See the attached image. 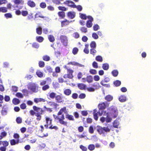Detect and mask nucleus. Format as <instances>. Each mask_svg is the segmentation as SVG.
Instances as JSON below:
<instances>
[{
  "label": "nucleus",
  "mask_w": 151,
  "mask_h": 151,
  "mask_svg": "<svg viewBox=\"0 0 151 151\" xmlns=\"http://www.w3.org/2000/svg\"><path fill=\"white\" fill-rule=\"evenodd\" d=\"M103 111H100L99 110L98 111L96 109L93 110V114L95 120H97L99 118L98 115L99 116H101L103 114Z\"/></svg>",
  "instance_id": "6e6552de"
},
{
  "label": "nucleus",
  "mask_w": 151,
  "mask_h": 151,
  "mask_svg": "<svg viewBox=\"0 0 151 151\" xmlns=\"http://www.w3.org/2000/svg\"><path fill=\"white\" fill-rule=\"evenodd\" d=\"M97 131L100 134H104L105 132H108L110 131V129L108 127H99L97 128Z\"/></svg>",
  "instance_id": "0eeeda50"
},
{
  "label": "nucleus",
  "mask_w": 151,
  "mask_h": 151,
  "mask_svg": "<svg viewBox=\"0 0 151 151\" xmlns=\"http://www.w3.org/2000/svg\"><path fill=\"white\" fill-rule=\"evenodd\" d=\"M55 98L57 103H61L63 101V100L60 95H56Z\"/></svg>",
  "instance_id": "4468645a"
},
{
  "label": "nucleus",
  "mask_w": 151,
  "mask_h": 151,
  "mask_svg": "<svg viewBox=\"0 0 151 151\" xmlns=\"http://www.w3.org/2000/svg\"><path fill=\"white\" fill-rule=\"evenodd\" d=\"M111 73L114 76L116 77L118 76L119 73L117 70H114L112 71Z\"/></svg>",
  "instance_id": "de8ad7c7"
},
{
  "label": "nucleus",
  "mask_w": 151,
  "mask_h": 151,
  "mask_svg": "<svg viewBox=\"0 0 151 151\" xmlns=\"http://www.w3.org/2000/svg\"><path fill=\"white\" fill-rule=\"evenodd\" d=\"M80 30L82 32L86 33L87 32V28L85 27H82L81 28Z\"/></svg>",
  "instance_id": "603ef678"
},
{
  "label": "nucleus",
  "mask_w": 151,
  "mask_h": 151,
  "mask_svg": "<svg viewBox=\"0 0 151 151\" xmlns=\"http://www.w3.org/2000/svg\"><path fill=\"white\" fill-rule=\"evenodd\" d=\"M36 32L39 35H41L42 34V28L41 27L37 28Z\"/></svg>",
  "instance_id": "ea45409f"
},
{
  "label": "nucleus",
  "mask_w": 151,
  "mask_h": 151,
  "mask_svg": "<svg viewBox=\"0 0 151 151\" xmlns=\"http://www.w3.org/2000/svg\"><path fill=\"white\" fill-rule=\"evenodd\" d=\"M50 88L49 86L48 85H45L42 86V90L43 91H45L48 89Z\"/></svg>",
  "instance_id": "13d9d810"
},
{
  "label": "nucleus",
  "mask_w": 151,
  "mask_h": 151,
  "mask_svg": "<svg viewBox=\"0 0 151 151\" xmlns=\"http://www.w3.org/2000/svg\"><path fill=\"white\" fill-rule=\"evenodd\" d=\"M93 67L95 68H98V63L96 61H93L92 64Z\"/></svg>",
  "instance_id": "6e6d98bb"
},
{
  "label": "nucleus",
  "mask_w": 151,
  "mask_h": 151,
  "mask_svg": "<svg viewBox=\"0 0 151 151\" xmlns=\"http://www.w3.org/2000/svg\"><path fill=\"white\" fill-rule=\"evenodd\" d=\"M92 26V22L91 21H87L86 23V26L88 28L91 27Z\"/></svg>",
  "instance_id": "58836bf2"
},
{
  "label": "nucleus",
  "mask_w": 151,
  "mask_h": 151,
  "mask_svg": "<svg viewBox=\"0 0 151 151\" xmlns=\"http://www.w3.org/2000/svg\"><path fill=\"white\" fill-rule=\"evenodd\" d=\"M109 65L107 63H105L102 65V68L105 70H108L109 69Z\"/></svg>",
  "instance_id": "7c9ffc66"
},
{
  "label": "nucleus",
  "mask_w": 151,
  "mask_h": 151,
  "mask_svg": "<svg viewBox=\"0 0 151 151\" xmlns=\"http://www.w3.org/2000/svg\"><path fill=\"white\" fill-rule=\"evenodd\" d=\"M7 8L5 6L0 7V13H6L7 12Z\"/></svg>",
  "instance_id": "a878e982"
},
{
  "label": "nucleus",
  "mask_w": 151,
  "mask_h": 151,
  "mask_svg": "<svg viewBox=\"0 0 151 151\" xmlns=\"http://www.w3.org/2000/svg\"><path fill=\"white\" fill-rule=\"evenodd\" d=\"M32 46L34 48L38 49L40 47V45L38 43L36 42H34L32 43Z\"/></svg>",
  "instance_id": "393cba45"
},
{
  "label": "nucleus",
  "mask_w": 151,
  "mask_h": 151,
  "mask_svg": "<svg viewBox=\"0 0 151 151\" xmlns=\"http://www.w3.org/2000/svg\"><path fill=\"white\" fill-rule=\"evenodd\" d=\"M18 143V140H17V141H16L15 139H11L10 140V143L12 145H14L16 144H17Z\"/></svg>",
  "instance_id": "79ce46f5"
},
{
  "label": "nucleus",
  "mask_w": 151,
  "mask_h": 151,
  "mask_svg": "<svg viewBox=\"0 0 151 151\" xmlns=\"http://www.w3.org/2000/svg\"><path fill=\"white\" fill-rule=\"evenodd\" d=\"M86 81L88 83L92 82L93 81V79L92 76H87L86 78Z\"/></svg>",
  "instance_id": "bb28decb"
},
{
  "label": "nucleus",
  "mask_w": 151,
  "mask_h": 151,
  "mask_svg": "<svg viewBox=\"0 0 151 151\" xmlns=\"http://www.w3.org/2000/svg\"><path fill=\"white\" fill-rule=\"evenodd\" d=\"M58 14L60 19H64L65 17V13L64 12H58Z\"/></svg>",
  "instance_id": "6ab92c4d"
},
{
  "label": "nucleus",
  "mask_w": 151,
  "mask_h": 151,
  "mask_svg": "<svg viewBox=\"0 0 151 151\" xmlns=\"http://www.w3.org/2000/svg\"><path fill=\"white\" fill-rule=\"evenodd\" d=\"M27 4L31 8H34L36 6L35 3L33 1L30 0L28 1Z\"/></svg>",
  "instance_id": "dca6fc26"
},
{
  "label": "nucleus",
  "mask_w": 151,
  "mask_h": 151,
  "mask_svg": "<svg viewBox=\"0 0 151 151\" xmlns=\"http://www.w3.org/2000/svg\"><path fill=\"white\" fill-rule=\"evenodd\" d=\"M88 47L89 45L88 44L85 45V47L83 50V52L86 54H88L89 53Z\"/></svg>",
  "instance_id": "5701e85b"
},
{
  "label": "nucleus",
  "mask_w": 151,
  "mask_h": 151,
  "mask_svg": "<svg viewBox=\"0 0 151 151\" xmlns=\"http://www.w3.org/2000/svg\"><path fill=\"white\" fill-rule=\"evenodd\" d=\"M56 96V93L54 92H52L49 93L48 95H47V96H49L48 98L49 99H54L55 98Z\"/></svg>",
  "instance_id": "412c9836"
},
{
  "label": "nucleus",
  "mask_w": 151,
  "mask_h": 151,
  "mask_svg": "<svg viewBox=\"0 0 151 151\" xmlns=\"http://www.w3.org/2000/svg\"><path fill=\"white\" fill-rule=\"evenodd\" d=\"M119 100L122 102L125 101L127 100L126 97L124 95H121L119 98Z\"/></svg>",
  "instance_id": "4be33fe9"
},
{
  "label": "nucleus",
  "mask_w": 151,
  "mask_h": 151,
  "mask_svg": "<svg viewBox=\"0 0 151 151\" xmlns=\"http://www.w3.org/2000/svg\"><path fill=\"white\" fill-rule=\"evenodd\" d=\"M70 22L68 20L66 19H65L64 20L61 22L62 27H63L65 25H68L70 23Z\"/></svg>",
  "instance_id": "aec40b11"
},
{
  "label": "nucleus",
  "mask_w": 151,
  "mask_h": 151,
  "mask_svg": "<svg viewBox=\"0 0 151 151\" xmlns=\"http://www.w3.org/2000/svg\"><path fill=\"white\" fill-rule=\"evenodd\" d=\"M13 2L15 4L17 5H22L24 3V1L23 0H14Z\"/></svg>",
  "instance_id": "a211bd4d"
},
{
  "label": "nucleus",
  "mask_w": 151,
  "mask_h": 151,
  "mask_svg": "<svg viewBox=\"0 0 151 151\" xmlns=\"http://www.w3.org/2000/svg\"><path fill=\"white\" fill-rule=\"evenodd\" d=\"M36 40L39 42H41L44 40V38L42 36H37L36 37Z\"/></svg>",
  "instance_id": "c756f323"
},
{
  "label": "nucleus",
  "mask_w": 151,
  "mask_h": 151,
  "mask_svg": "<svg viewBox=\"0 0 151 151\" xmlns=\"http://www.w3.org/2000/svg\"><path fill=\"white\" fill-rule=\"evenodd\" d=\"M48 39L49 41L51 42H53L55 41L54 36L52 35H50L48 36Z\"/></svg>",
  "instance_id": "cd10ccee"
},
{
  "label": "nucleus",
  "mask_w": 151,
  "mask_h": 151,
  "mask_svg": "<svg viewBox=\"0 0 151 151\" xmlns=\"http://www.w3.org/2000/svg\"><path fill=\"white\" fill-rule=\"evenodd\" d=\"M47 104L52 109H56L59 106V104L54 101H49L47 102Z\"/></svg>",
  "instance_id": "9b49d317"
},
{
  "label": "nucleus",
  "mask_w": 151,
  "mask_h": 151,
  "mask_svg": "<svg viewBox=\"0 0 151 151\" xmlns=\"http://www.w3.org/2000/svg\"><path fill=\"white\" fill-rule=\"evenodd\" d=\"M88 131L91 134H93V133L94 130L93 127L92 126H90L89 128Z\"/></svg>",
  "instance_id": "69168bd1"
},
{
  "label": "nucleus",
  "mask_w": 151,
  "mask_h": 151,
  "mask_svg": "<svg viewBox=\"0 0 151 151\" xmlns=\"http://www.w3.org/2000/svg\"><path fill=\"white\" fill-rule=\"evenodd\" d=\"M67 16L68 18L73 19L75 17L76 13L74 12H69L67 13Z\"/></svg>",
  "instance_id": "ddd939ff"
},
{
  "label": "nucleus",
  "mask_w": 151,
  "mask_h": 151,
  "mask_svg": "<svg viewBox=\"0 0 151 151\" xmlns=\"http://www.w3.org/2000/svg\"><path fill=\"white\" fill-rule=\"evenodd\" d=\"M78 49L77 47H75L73 48L72 52L74 55H75L78 53Z\"/></svg>",
  "instance_id": "37998d69"
},
{
  "label": "nucleus",
  "mask_w": 151,
  "mask_h": 151,
  "mask_svg": "<svg viewBox=\"0 0 151 151\" xmlns=\"http://www.w3.org/2000/svg\"><path fill=\"white\" fill-rule=\"evenodd\" d=\"M68 73L67 74V76L68 77V78L69 79H72L73 77V72H70L69 71H67Z\"/></svg>",
  "instance_id": "c9c22d12"
},
{
  "label": "nucleus",
  "mask_w": 151,
  "mask_h": 151,
  "mask_svg": "<svg viewBox=\"0 0 151 151\" xmlns=\"http://www.w3.org/2000/svg\"><path fill=\"white\" fill-rule=\"evenodd\" d=\"M16 121L18 124H20L22 122V118L19 117L17 118Z\"/></svg>",
  "instance_id": "338daca9"
},
{
  "label": "nucleus",
  "mask_w": 151,
  "mask_h": 151,
  "mask_svg": "<svg viewBox=\"0 0 151 151\" xmlns=\"http://www.w3.org/2000/svg\"><path fill=\"white\" fill-rule=\"evenodd\" d=\"M114 84L116 87H118L121 84V82L119 80H116L114 82Z\"/></svg>",
  "instance_id": "f704fd0d"
},
{
  "label": "nucleus",
  "mask_w": 151,
  "mask_h": 151,
  "mask_svg": "<svg viewBox=\"0 0 151 151\" xmlns=\"http://www.w3.org/2000/svg\"><path fill=\"white\" fill-rule=\"evenodd\" d=\"M71 3L72 4L68 5V6L71 7L73 8H76L77 10L79 11H81L82 10V7L80 5L76 6L74 4V3L72 1L70 0H67L64 2L65 4H68Z\"/></svg>",
  "instance_id": "39448f33"
},
{
  "label": "nucleus",
  "mask_w": 151,
  "mask_h": 151,
  "mask_svg": "<svg viewBox=\"0 0 151 151\" xmlns=\"http://www.w3.org/2000/svg\"><path fill=\"white\" fill-rule=\"evenodd\" d=\"M21 14L24 17L27 16L28 14V12L27 11H22L21 12Z\"/></svg>",
  "instance_id": "4d7b16f0"
},
{
  "label": "nucleus",
  "mask_w": 151,
  "mask_h": 151,
  "mask_svg": "<svg viewBox=\"0 0 151 151\" xmlns=\"http://www.w3.org/2000/svg\"><path fill=\"white\" fill-rule=\"evenodd\" d=\"M46 6V4L45 2H42L40 4V6L43 9L45 8Z\"/></svg>",
  "instance_id": "774afa93"
},
{
  "label": "nucleus",
  "mask_w": 151,
  "mask_h": 151,
  "mask_svg": "<svg viewBox=\"0 0 151 151\" xmlns=\"http://www.w3.org/2000/svg\"><path fill=\"white\" fill-rule=\"evenodd\" d=\"M96 60L99 62H102L103 60L102 57L100 55L97 56L95 58Z\"/></svg>",
  "instance_id": "473e14b6"
},
{
  "label": "nucleus",
  "mask_w": 151,
  "mask_h": 151,
  "mask_svg": "<svg viewBox=\"0 0 151 151\" xmlns=\"http://www.w3.org/2000/svg\"><path fill=\"white\" fill-rule=\"evenodd\" d=\"M110 115L113 118H115L118 115V111L117 109L113 106H111L109 109Z\"/></svg>",
  "instance_id": "423d86ee"
},
{
  "label": "nucleus",
  "mask_w": 151,
  "mask_h": 151,
  "mask_svg": "<svg viewBox=\"0 0 151 151\" xmlns=\"http://www.w3.org/2000/svg\"><path fill=\"white\" fill-rule=\"evenodd\" d=\"M42 59L45 61H48L50 60V58L47 55H45L43 56Z\"/></svg>",
  "instance_id": "e433bc0d"
},
{
  "label": "nucleus",
  "mask_w": 151,
  "mask_h": 151,
  "mask_svg": "<svg viewBox=\"0 0 151 151\" xmlns=\"http://www.w3.org/2000/svg\"><path fill=\"white\" fill-rule=\"evenodd\" d=\"M80 18L84 20H86L87 18V17L85 14H83L81 13H79Z\"/></svg>",
  "instance_id": "a18cd8bd"
},
{
  "label": "nucleus",
  "mask_w": 151,
  "mask_h": 151,
  "mask_svg": "<svg viewBox=\"0 0 151 151\" xmlns=\"http://www.w3.org/2000/svg\"><path fill=\"white\" fill-rule=\"evenodd\" d=\"M92 37L95 39H97L99 38L98 34L95 32L93 33L92 34Z\"/></svg>",
  "instance_id": "bf43d9fd"
},
{
  "label": "nucleus",
  "mask_w": 151,
  "mask_h": 151,
  "mask_svg": "<svg viewBox=\"0 0 151 151\" xmlns=\"http://www.w3.org/2000/svg\"><path fill=\"white\" fill-rule=\"evenodd\" d=\"M80 148L83 151H87V147L82 145H80Z\"/></svg>",
  "instance_id": "680f3d73"
},
{
  "label": "nucleus",
  "mask_w": 151,
  "mask_h": 151,
  "mask_svg": "<svg viewBox=\"0 0 151 151\" xmlns=\"http://www.w3.org/2000/svg\"><path fill=\"white\" fill-rule=\"evenodd\" d=\"M34 101L36 103L39 102H45L46 101L45 99L42 98H36L34 99Z\"/></svg>",
  "instance_id": "f3484780"
},
{
  "label": "nucleus",
  "mask_w": 151,
  "mask_h": 151,
  "mask_svg": "<svg viewBox=\"0 0 151 151\" xmlns=\"http://www.w3.org/2000/svg\"><path fill=\"white\" fill-rule=\"evenodd\" d=\"M64 93L66 96H69L71 93V91L69 89H67L64 90Z\"/></svg>",
  "instance_id": "b1692460"
},
{
  "label": "nucleus",
  "mask_w": 151,
  "mask_h": 151,
  "mask_svg": "<svg viewBox=\"0 0 151 151\" xmlns=\"http://www.w3.org/2000/svg\"><path fill=\"white\" fill-rule=\"evenodd\" d=\"M70 65H74L77 66L79 67H82L83 65L79 64L76 62L73 61L68 62L66 65L64 66V68L67 70V71H69L70 72H73L74 71L70 69Z\"/></svg>",
  "instance_id": "20e7f679"
},
{
  "label": "nucleus",
  "mask_w": 151,
  "mask_h": 151,
  "mask_svg": "<svg viewBox=\"0 0 151 151\" xmlns=\"http://www.w3.org/2000/svg\"><path fill=\"white\" fill-rule=\"evenodd\" d=\"M5 17L7 19L9 18H11L12 17V15L10 13H7L4 14Z\"/></svg>",
  "instance_id": "5fc2aeb1"
},
{
  "label": "nucleus",
  "mask_w": 151,
  "mask_h": 151,
  "mask_svg": "<svg viewBox=\"0 0 151 151\" xmlns=\"http://www.w3.org/2000/svg\"><path fill=\"white\" fill-rule=\"evenodd\" d=\"M93 28V30L95 31H97L100 28L99 26L97 24H96L94 25Z\"/></svg>",
  "instance_id": "864d4df0"
},
{
  "label": "nucleus",
  "mask_w": 151,
  "mask_h": 151,
  "mask_svg": "<svg viewBox=\"0 0 151 151\" xmlns=\"http://www.w3.org/2000/svg\"><path fill=\"white\" fill-rule=\"evenodd\" d=\"M38 64L40 68L44 67L45 65V63L44 62L42 61H39Z\"/></svg>",
  "instance_id": "09e8293b"
},
{
  "label": "nucleus",
  "mask_w": 151,
  "mask_h": 151,
  "mask_svg": "<svg viewBox=\"0 0 151 151\" xmlns=\"http://www.w3.org/2000/svg\"><path fill=\"white\" fill-rule=\"evenodd\" d=\"M78 86L79 89L81 90H85L86 89V85L82 83H78Z\"/></svg>",
  "instance_id": "2eb2a0df"
},
{
  "label": "nucleus",
  "mask_w": 151,
  "mask_h": 151,
  "mask_svg": "<svg viewBox=\"0 0 151 151\" xmlns=\"http://www.w3.org/2000/svg\"><path fill=\"white\" fill-rule=\"evenodd\" d=\"M90 46L91 48H96V44L95 41H92L90 44Z\"/></svg>",
  "instance_id": "a19ab883"
},
{
  "label": "nucleus",
  "mask_w": 151,
  "mask_h": 151,
  "mask_svg": "<svg viewBox=\"0 0 151 151\" xmlns=\"http://www.w3.org/2000/svg\"><path fill=\"white\" fill-rule=\"evenodd\" d=\"M88 148L90 151H93L94 150L95 146L93 144H90L88 146Z\"/></svg>",
  "instance_id": "4c0bfd02"
},
{
  "label": "nucleus",
  "mask_w": 151,
  "mask_h": 151,
  "mask_svg": "<svg viewBox=\"0 0 151 151\" xmlns=\"http://www.w3.org/2000/svg\"><path fill=\"white\" fill-rule=\"evenodd\" d=\"M61 42L64 46H65L67 45L68 39L67 37L65 35H61L60 37Z\"/></svg>",
  "instance_id": "9d476101"
},
{
  "label": "nucleus",
  "mask_w": 151,
  "mask_h": 151,
  "mask_svg": "<svg viewBox=\"0 0 151 151\" xmlns=\"http://www.w3.org/2000/svg\"><path fill=\"white\" fill-rule=\"evenodd\" d=\"M63 113L66 114L65 116L66 118L70 120L74 121V120L73 116L67 114L68 111L65 107H63L60 109L57 114V115L53 114V116L55 119L58 121L60 124L67 126V122L63 120L65 119V118L64 114H63Z\"/></svg>",
  "instance_id": "f257e3e1"
},
{
  "label": "nucleus",
  "mask_w": 151,
  "mask_h": 151,
  "mask_svg": "<svg viewBox=\"0 0 151 151\" xmlns=\"http://www.w3.org/2000/svg\"><path fill=\"white\" fill-rule=\"evenodd\" d=\"M109 106V104L107 102H102L99 104L98 105V107L99 110L100 111H103V110L105 109L107 107Z\"/></svg>",
  "instance_id": "1a4fd4ad"
},
{
  "label": "nucleus",
  "mask_w": 151,
  "mask_h": 151,
  "mask_svg": "<svg viewBox=\"0 0 151 151\" xmlns=\"http://www.w3.org/2000/svg\"><path fill=\"white\" fill-rule=\"evenodd\" d=\"M16 96L19 98H22L23 97L22 94L19 92L17 93L16 94Z\"/></svg>",
  "instance_id": "052dcab7"
},
{
  "label": "nucleus",
  "mask_w": 151,
  "mask_h": 151,
  "mask_svg": "<svg viewBox=\"0 0 151 151\" xmlns=\"http://www.w3.org/2000/svg\"><path fill=\"white\" fill-rule=\"evenodd\" d=\"M92 86L96 89H98L100 87L99 83L97 82L94 83Z\"/></svg>",
  "instance_id": "3c124183"
},
{
  "label": "nucleus",
  "mask_w": 151,
  "mask_h": 151,
  "mask_svg": "<svg viewBox=\"0 0 151 151\" xmlns=\"http://www.w3.org/2000/svg\"><path fill=\"white\" fill-rule=\"evenodd\" d=\"M81 114L83 116H86L88 113L87 111H81Z\"/></svg>",
  "instance_id": "e2e57ef3"
},
{
  "label": "nucleus",
  "mask_w": 151,
  "mask_h": 151,
  "mask_svg": "<svg viewBox=\"0 0 151 151\" xmlns=\"http://www.w3.org/2000/svg\"><path fill=\"white\" fill-rule=\"evenodd\" d=\"M33 109L36 112L35 116L37 117L36 119L38 121L40 120L41 119V115L45 112L44 110L42 108L37 107L35 106H33Z\"/></svg>",
  "instance_id": "f03ea898"
},
{
  "label": "nucleus",
  "mask_w": 151,
  "mask_h": 151,
  "mask_svg": "<svg viewBox=\"0 0 151 151\" xmlns=\"http://www.w3.org/2000/svg\"><path fill=\"white\" fill-rule=\"evenodd\" d=\"M36 74L37 76L40 78H42L43 76V73L40 71H37Z\"/></svg>",
  "instance_id": "8fccbe9b"
},
{
  "label": "nucleus",
  "mask_w": 151,
  "mask_h": 151,
  "mask_svg": "<svg viewBox=\"0 0 151 151\" xmlns=\"http://www.w3.org/2000/svg\"><path fill=\"white\" fill-rule=\"evenodd\" d=\"M45 119L46 124L44 125V126L46 129L49 128L50 129H54L56 130H57L58 129V128L57 126H53L52 124V119L51 118L46 116L45 117Z\"/></svg>",
  "instance_id": "7ed1b4c3"
},
{
  "label": "nucleus",
  "mask_w": 151,
  "mask_h": 151,
  "mask_svg": "<svg viewBox=\"0 0 151 151\" xmlns=\"http://www.w3.org/2000/svg\"><path fill=\"white\" fill-rule=\"evenodd\" d=\"M113 97L110 95H108L105 98L106 100L108 101H111L113 99Z\"/></svg>",
  "instance_id": "2f4dec72"
},
{
  "label": "nucleus",
  "mask_w": 151,
  "mask_h": 151,
  "mask_svg": "<svg viewBox=\"0 0 151 151\" xmlns=\"http://www.w3.org/2000/svg\"><path fill=\"white\" fill-rule=\"evenodd\" d=\"M96 48H91L90 50V54L93 55V56L95 55L97 51L95 49Z\"/></svg>",
  "instance_id": "c03bdc74"
},
{
  "label": "nucleus",
  "mask_w": 151,
  "mask_h": 151,
  "mask_svg": "<svg viewBox=\"0 0 151 151\" xmlns=\"http://www.w3.org/2000/svg\"><path fill=\"white\" fill-rule=\"evenodd\" d=\"M58 8L59 10L62 11L63 12L67 10L66 8L63 6H59L58 7Z\"/></svg>",
  "instance_id": "49530a36"
},
{
  "label": "nucleus",
  "mask_w": 151,
  "mask_h": 151,
  "mask_svg": "<svg viewBox=\"0 0 151 151\" xmlns=\"http://www.w3.org/2000/svg\"><path fill=\"white\" fill-rule=\"evenodd\" d=\"M29 88L31 91L34 92H37L38 91V87L34 84L30 85Z\"/></svg>",
  "instance_id": "f8f14e48"
},
{
  "label": "nucleus",
  "mask_w": 151,
  "mask_h": 151,
  "mask_svg": "<svg viewBox=\"0 0 151 151\" xmlns=\"http://www.w3.org/2000/svg\"><path fill=\"white\" fill-rule=\"evenodd\" d=\"M20 101L18 99L15 98H14L12 100V103L14 105H17L20 103Z\"/></svg>",
  "instance_id": "c85d7f7f"
},
{
  "label": "nucleus",
  "mask_w": 151,
  "mask_h": 151,
  "mask_svg": "<svg viewBox=\"0 0 151 151\" xmlns=\"http://www.w3.org/2000/svg\"><path fill=\"white\" fill-rule=\"evenodd\" d=\"M27 106L25 104L23 103L21 104L20 105V108L22 109H24L26 108Z\"/></svg>",
  "instance_id": "0e129e2a"
},
{
  "label": "nucleus",
  "mask_w": 151,
  "mask_h": 151,
  "mask_svg": "<svg viewBox=\"0 0 151 151\" xmlns=\"http://www.w3.org/2000/svg\"><path fill=\"white\" fill-rule=\"evenodd\" d=\"M119 125V122L117 120H114L113 123V127L115 128H117L118 127Z\"/></svg>",
  "instance_id": "72a5a7b5"
}]
</instances>
